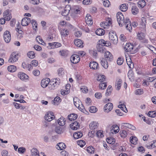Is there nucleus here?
I'll list each match as a JSON object with an SVG mask.
<instances>
[{
	"label": "nucleus",
	"instance_id": "603ef678",
	"mask_svg": "<svg viewBox=\"0 0 156 156\" xmlns=\"http://www.w3.org/2000/svg\"><path fill=\"white\" fill-rule=\"evenodd\" d=\"M98 44L103 45V46H109L108 44V45H107V43L105 42V40L103 39H101L99 41Z\"/></svg>",
	"mask_w": 156,
	"mask_h": 156
},
{
	"label": "nucleus",
	"instance_id": "c03bdc74",
	"mask_svg": "<svg viewBox=\"0 0 156 156\" xmlns=\"http://www.w3.org/2000/svg\"><path fill=\"white\" fill-rule=\"evenodd\" d=\"M36 39L37 42L43 45L45 44V43L44 42L42 38H41L40 36H37L36 37Z\"/></svg>",
	"mask_w": 156,
	"mask_h": 156
},
{
	"label": "nucleus",
	"instance_id": "a211bd4d",
	"mask_svg": "<svg viewBox=\"0 0 156 156\" xmlns=\"http://www.w3.org/2000/svg\"><path fill=\"white\" fill-rule=\"evenodd\" d=\"M74 43L76 46L78 47L83 48V41L79 39H75Z\"/></svg>",
	"mask_w": 156,
	"mask_h": 156
},
{
	"label": "nucleus",
	"instance_id": "4468645a",
	"mask_svg": "<svg viewBox=\"0 0 156 156\" xmlns=\"http://www.w3.org/2000/svg\"><path fill=\"white\" fill-rule=\"evenodd\" d=\"M50 79L48 78H46L45 79H43L41 82V86L43 88H45L47 86H48Z\"/></svg>",
	"mask_w": 156,
	"mask_h": 156
},
{
	"label": "nucleus",
	"instance_id": "20e7f679",
	"mask_svg": "<svg viewBox=\"0 0 156 156\" xmlns=\"http://www.w3.org/2000/svg\"><path fill=\"white\" fill-rule=\"evenodd\" d=\"M105 52L104 59L109 62H112L113 59L112 54L108 51H105Z\"/></svg>",
	"mask_w": 156,
	"mask_h": 156
},
{
	"label": "nucleus",
	"instance_id": "0eeeda50",
	"mask_svg": "<svg viewBox=\"0 0 156 156\" xmlns=\"http://www.w3.org/2000/svg\"><path fill=\"white\" fill-rule=\"evenodd\" d=\"M53 113L51 112H48L44 116V119L45 120L48 121L50 122L53 120L54 116L53 115Z\"/></svg>",
	"mask_w": 156,
	"mask_h": 156
},
{
	"label": "nucleus",
	"instance_id": "b1692460",
	"mask_svg": "<svg viewBox=\"0 0 156 156\" xmlns=\"http://www.w3.org/2000/svg\"><path fill=\"white\" fill-rule=\"evenodd\" d=\"M124 48L126 51L130 52L133 50V46L130 43L126 44Z\"/></svg>",
	"mask_w": 156,
	"mask_h": 156
},
{
	"label": "nucleus",
	"instance_id": "412c9836",
	"mask_svg": "<svg viewBox=\"0 0 156 156\" xmlns=\"http://www.w3.org/2000/svg\"><path fill=\"white\" fill-rule=\"evenodd\" d=\"M110 130L112 133L114 132L115 134H116L119 132V128L117 125H114L111 126Z\"/></svg>",
	"mask_w": 156,
	"mask_h": 156
},
{
	"label": "nucleus",
	"instance_id": "f704fd0d",
	"mask_svg": "<svg viewBox=\"0 0 156 156\" xmlns=\"http://www.w3.org/2000/svg\"><path fill=\"white\" fill-rule=\"evenodd\" d=\"M68 119L71 121H72L73 120H76L77 117V116L76 114L73 113L70 115H68Z\"/></svg>",
	"mask_w": 156,
	"mask_h": 156
},
{
	"label": "nucleus",
	"instance_id": "79ce46f5",
	"mask_svg": "<svg viewBox=\"0 0 156 156\" xmlns=\"http://www.w3.org/2000/svg\"><path fill=\"white\" fill-rule=\"evenodd\" d=\"M54 82V81H50L49 83L48 86V87L50 90H52L55 89V86L53 83Z\"/></svg>",
	"mask_w": 156,
	"mask_h": 156
},
{
	"label": "nucleus",
	"instance_id": "a878e982",
	"mask_svg": "<svg viewBox=\"0 0 156 156\" xmlns=\"http://www.w3.org/2000/svg\"><path fill=\"white\" fill-rule=\"evenodd\" d=\"M98 125V124L97 122H92L89 125L90 128L91 129L93 130L97 128Z\"/></svg>",
	"mask_w": 156,
	"mask_h": 156
},
{
	"label": "nucleus",
	"instance_id": "9b49d317",
	"mask_svg": "<svg viewBox=\"0 0 156 156\" xmlns=\"http://www.w3.org/2000/svg\"><path fill=\"white\" fill-rule=\"evenodd\" d=\"M80 58L79 55H73L71 58V61L74 64L77 63L80 61Z\"/></svg>",
	"mask_w": 156,
	"mask_h": 156
},
{
	"label": "nucleus",
	"instance_id": "c85d7f7f",
	"mask_svg": "<svg viewBox=\"0 0 156 156\" xmlns=\"http://www.w3.org/2000/svg\"><path fill=\"white\" fill-rule=\"evenodd\" d=\"M97 48L98 51L101 53H104L106 49L103 45L97 44Z\"/></svg>",
	"mask_w": 156,
	"mask_h": 156
},
{
	"label": "nucleus",
	"instance_id": "0e129e2a",
	"mask_svg": "<svg viewBox=\"0 0 156 156\" xmlns=\"http://www.w3.org/2000/svg\"><path fill=\"white\" fill-rule=\"evenodd\" d=\"M135 94L136 95H140L143 94V90L142 89H137L135 91Z\"/></svg>",
	"mask_w": 156,
	"mask_h": 156
},
{
	"label": "nucleus",
	"instance_id": "ddd939ff",
	"mask_svg": "<svg viewBox=\"0 0 156 156\" xmlns=\"http://www.w3.org/2000/svg\"><path fill=\"white\" fill-rule=\"evenodd\" d=\"M30 22L31 20L30 18L27 17H25L22 20L21 23L23 26H27Z\"/></svg>",
	"mask_w": 156,
	"mask_h": 156
},
{
	"label": "nucleus",
	"instance_id": "c756f323",
	"mask_svg": "<svg viewBox=\"0 0 156 156\" xmlns=\"http://www.w3.org/2000/svg\"><path fill=\"white\" fill-rule=\"evenodd\" d=\"M66 120L63 117H61L58 120V122L61 126H63L65 124Z\"/></svg>",
	"mask_w": 156,
	"mask_h": 156
},
{
	"label": "nucleus",
	"instance_id": "13d9d810",
	"mask_svg": "<svg viewBox=\"0 0 156 156\" xmlns=\"http://www.w3.org/2000/svg\"><path fill=\"white\" fill-rule=\"evenodd\" d=\"M26 150L25 147H21L18 149V151L19 153L23 154L25 152Z\"/></svg>",
	"mask_w": 156,
	"mask_h": 156
},
{
	"label": "nucleus",
	"instance_id": "338daca9",
	"mask_svg": "<svg viewBox=\"0 0 156 156\" xmlns=\"http://www.w3.org/2000/svg\"><path fill=\"white\" fill-rule=\"evenodd\" d=\"M81 91L83 93H87L88 92V89H87V87H85L83 86L80 88Z\"/></svg>",
	"mask_w": 156,
	"mask_h": 156
},
{
	"label": "nucleus",
	"instance_id": "09e8293b",
	"mask_svg": "<svg viewBox=\"0 0 156 156\" xmlns=\"http://www.w3.org/2000/svg\"><path fill=\"white\" fill-rule=\"evenodd\" d=\"M148 116L154 118L156 116V111H149L148 114Z\"/></svg>",
	"mask_w": 156,
	"mask_h": 156
},
{
	"label": "nucleus",
	"instance_id": "58836bf2",
	"mask_svg": "<svg viewBox=\"0 0 156 156\" xmlns=\"http://www.w3.org/2000/svg\"><path fill=\"white\" fill-rule=\"evenodd\" d=\"M16 67L13 65H10L8 67V70L9 71L11 72H15L16 70Z\"/></svg>",
	"mask_w": 156,
	"mask_h": 156
},
{
	"label": "nucleus",
	"instance_id": "f8f14e48",
	"mask_svg": "<svg viewBox=\"0 0 156 156\" xmlns=\"http://www.w3.org/2000/svg\"><path fill=\"white\" fill-rule=\"evenodd\" d=\"M113 108L112 104L111 103H108L105 105L104 109L106 112L108 113Z\"/></svg>",
	"mask_w": 156,
	"mask_h": 156
},
{
	"label": "nucleus",
	"instance_id": "7c9ffc66",
	"mask_svg": "<svg viewBox=\"0 0 156 156\" xmlns=\"http://www.w3.org/2000/svg\"><path fill=\"white\" fill-rule=\"evenodd\" d=\"M86 22L87 24L91 25L93 24V21L91 20V16L89 14H87L86 16Z\"/></svg>",
	"mask_w": 156,
	"mask_h": 156
},
{
	"label": "nucleus",
	"instance_id": "a19ab883",
	"mask_svg": "<svg viewBox=\"0 0 156 156\" xmlns=\"http://www.w3.org/2000/svg\"><path fill=\"white\" fill-rule=\"evenodd\" d=\"M83 136L82 133L81 132L75 133L73 134V137L76 139H77Z\"/></svg>",
	"mask_w": 156,
	"mask_h": 156
},
{
	"label": "nucleus",
	"instance_id": "f257e3e1",
	"mask_svg": "<svg viewBox=\"0 0 156 156\" xmlns=\"http://www.w3.org/2000/svg\"><path fill=\"white\" fill-rule=\"evenodd\" d=\"M117 21L119 26L122 27L125 25L127 30L130 32L132 30V27L131 24V21L128 18L124 19V16L121 12H118L116 15Z\"/></svg>",
	"mask_w": 156,
	"mask_h": 156
},
{
	"label": "nucleus",
	"instance_id": "a18cd8bd",
	"mask_svg": "<svg viewBox=\"0 0 156 156\" xmlns=\"http://www.w3.org/2000/svg\"><path fill=\"white\" fill-rule=\"evenodd\" d=\"M128 7L126 4H122L120 7V10L122 12H125L127 10Z\"/></svg>",
	"mask_w": 156,
	"mask_h": 156
},
{
	"label": "nucleus",
	"instance_id": "e433bc0d",
	"mask_svg": "<svg viewBox=\"0 0 156 156\" xmlns=\"http://www.w3.org/2000/svg\"><path fill=\"white\" fill-rule=\"evenodd\" d=\"M62 37H65L69 34V32L67 29H62L61 31Z\"/></svg>",
	"mask_w": 156,
	"mask_h": 156
},
{
	"label": "nucleus",
	"instance_id": "37998d69",
	"mask_svg": "<svg viewBox=\"0 0 156 156\" xmlns=\"http://www.w3.org/2000/svg\"><path fill=\"white\" fill-rule=\"evenodd\" d=\"M55 131L58 134H60L63 133V129L60 126H57L55 127Z\"/></svg>",
	"mask_w": 156,
	"mask_h": 156
},
{
	"label": "nucleus",
	"instance_id": "2eb2a0df",
	"mask_svg": "<svg viewBox=\"0 0 156 156\" xmlns=\"http://www.w3.org/2000/svg\"><path fill=\"white\" fill-rule=\"evenodd\" d=\"M70 9V5H66L64 11L62 12V15L63 16H67L69 14Z\"/></svg>",
	"mask_w": 156,
	"mask_h": 156
},
{
	"label": "nucleus",
	"instance_id": "680f3d73",
	"mask_svg": "<svg viewBox=\"0 0 156 156\" xmlns=\"http://www.w3.org/2000/svg\"><path fill=\"white\" fill-rule=\"evenodd\" d=\"M107 87V84L106 83H101L99 84L100 88L101 89L104 90Z\"/></svg>",
	"mask_w": 156,
	"mask_h": 156
},
{
	"label": "nucleus",
	"instance_id": "bb28decb",
	"mask_svg": "<svg viewBox=\"0 0 156 156\" xmlns=\"http://www.w3.org/2000/svg\"><path fill=\"white\" fill-rule=\"evenodd\" d=\"M66 147V145L64 143L61 142L56 145V148L58 150H61L65 149Z\"/></svg>",
	"mask_w": 156,
	"mask_h": 156
},
{
	"label": "nucleus",
	"instance_id": "39448f33",
	"mask_svg": "<svg viewBox=\"0 0 156 156\" xmlns=\"http://www.w3.org/2000/svg\"><path fill=\"white\" fill-rule=\"evenodd\" d=\"M4 40L6 43H9L11 40V34L10 32L7 30L5 31L3 34Z\"/></svg>",
	"mask_w": 156,
	"mask_h": 156
},
{
	"label": "nucleus",
	"instance_id": "72a5a7b5",
	"mask_svg": "<svg viewBox=\"0 0 156 156\" xmlns=\"http://www.w3.org/2000/svg\"><path fill=\"white\" fill-rule=\"evenodd\" d=\"M131 12L132 14L134 15L137 14L138 13L139 10L137 6L135 5L132 6Z\"/></svg>",
	"mask_w": 156,
	"mask_h": 156
},
{
	"label": "nucleus",
	"instance_id": "de8ad7c7",
	"mask_svg": "<svg viewBox=\"0 0 156 156\" xmlns=\"http://www.w3.org/2000/svg\"><path fill=\"white\" fill-rule=\"evenodd\" d=\"M137 138L135 136H133L132 138L130 137V141L133 144H136L137 143Z\"/></svg>",
	"mask_w": 156,
	"mask_h": 156
},
{
	"label": "nucleus",
	"instance_id": "6e6552de",
	"mask_svg": "<svg viewBox=\"0 0 156 156\" xmlns=\"http://www.w3.org/2000/svg\"><path fill=\"white\" fill-rule=\"evenodd\" d=\"M18 59V55L16 53L13 52L10 55L9 59V62H15Z\"/></svg>",
	"mask_w": 156,
	"mask_h": 156
},
{
	"label": "nucleus",
	"instance_id": "4d7b16f0",
	"mask_svg": "<svg viewBox=\"0 0 156 156\" xmlns=\"http://www.w3.org/2000/svg\"><path fill=\"white\" fill-rule=\"evenodd\" d=\"M58 72L59 76H61L64 74V71L62 68H59L58 70Z\"/></svg>",
	"mask_w": 156,
	"mask_h": 156
},
{
	"label": "nucleus",
	"instance_id": "ea45409f",
	"mask_svg": "<svg viewBox=\"0 0 156 156\" xmlns=\"http://www.w3.org/2000/svg\"><path fill=\"white\" fill-rule=\"evenodd\" d=\"M60 101V98L58 97H56L52 101V104L54 105H58Z\"/></svg>",
	"mask_w": 156,
	"mask_h": 156
},
{
	"label": "nucleus",
	"instance_id": "1a4fd4ad",
	"mask_svg": "<svg viewBox=\"0 0 156 156\" xmlns=\"http://www.w3.org/2000/svg\"><path fill=\"white\" fill-rule=\"evenodd\" d=\"M145 34L142 32H139L137 35V39L140 40L142 41V42H143L147 43V40L145 39Z\"/></svg>",
	"mask_w": 156,
	"mask_h": 156
},
{
	"label": "nucleus",
	"instance_id": "6e6d98bb",
	"mask_svg": "<svg viewBox=\"0 0 156 156\" xmlns=\"http://www.w3.org/2000/svg\"><path fill=\"white\" fill-rule=\"evenodd\" d=\"M124 61L123 59L122 58H119L117 60V62L118 65H121L122 64Z\"/></svg>",
	"mask_w": 156,
	"mask_h": 156
},
{
	"label": "nucleus",
	"instance_id": "864d4df0",
	"mask_svg": "<svg viewBox=\"0 0 156 156\" xmlns=\"http://www.w3.org/2000/svg\"><path fill=\"white\" fill-rule=\"evenodd\" d=\"M30 23L32 25L33 27L36 30V28H37V24L36 20H31Z\"/></svg>",
	"mask_w": 156,
	"mask_h": 156
},
{
	"label": "nucleus",
	"instance_id": "aec40b11",
	"mask_svg": "<svg viewBox=\"0 0 156 156\" xmlns=\"http://www.w3.org/2000/svg\"><path fill=\"white\" fill-rule=\"evenodd\" d=\"M70 86L69 84L66 85L65 87V90H61V94L62 95H65L68 94L69 92Z\"/></svg>",
	"mask_w": 156,
	"mask_h": 156
},
{
	"label": "nucleus",
	"instance_id": "9d476101",
	"mask_svg": "<svg viewBox=\"0 0 156 156\" xmlns=\"http://www.w3.org/2000/svg\"><path fill=\"white\" fill-rule=\"evenodd\" d=\"M48 46H47L50 49H54L61 47L62 45L61 44L56 42L49 43L48 44Z\"/></svg>",
	"mask_w": 156,
	"mask_h": 156
},
{
	"label": "nucleus",
	"instance_id": "7ed1b4c3",
	"mask_svg": "<svg viewBox=\"0 0 156 156\" xmlns=\"http://www.w3.org/2000/svg\"><path fill=\"white\" fill-rule=\"evenodd\" d=\"M73 102L75 106L77 108H78L81 111L84 112L85 109L84 107L81 104L80 105V103L79 99L76 97H75L73 98Z\"/></svg>",
	"mask_w": 156,
	"mask_h": 156
},
{
	"label": "nucleus",
	"instance_id": "69168bd1",
	"mask_svg": "<svg viewBox=\"0 0 156 156\" xmlns=\"http://www.w3.org/2000/svg\"><path fill=\"white\" fill-rule=\"evenodd\" d=\"M31 64L32 66H36L38 65V62L37 60H34L31 62Z\"/></svg>",
	"mask_w": 156,
	"mask_h": 156
},
{
	"label": "nucleus",
	"instance_id": "5701e85b",
	"mask_svg": "<svg viewBox=\"0 0 156 156\" xmlns=\"http://www.w3.org/2000/svg\"><path fill=\"white\" fill-rule=\"evenodd\" d=\"M89 66L91 69H97L98 67V64L97 62H91L89 64Z\"/></svg>",
	"mask_w": 156,
	"mask_h": 156
},
{
	"label": "nucleus",
	"instance_id": "f3484780",
	"mask_svg": "<svg viewBox=\"0 0 156 156\" xmlns=\"http://www.w3.org/2000/svg\"><path fill=\"white\" fill-rule=\"evenodd\" d=\"M18 76L21 80L23 81H25L28 80V76L24 73H20L18 74Z\"/></svg>",
	"mask_w": 156,
	"mask_h": 156
},
{
	"label": "nucleus",
	"instance_id": "49530a36",
	"mask_svg": "<svg viewBox=\"0 0 156 156\" xmlns=\"http://www.w3.org/2000/svg\"><path fill=\"white\" fill-rule=\"evenodd\" d=\"M105 76L103 75H99L97 78L98 81H100L101 82H102L105 81Z\"/></svg>",
	"mask_w": 156,
	"mask_h": 156
},
{
	"label": "nucleus",
	"instance_id": "c9c22d12",
	"mask_svg": "<svg viewBox=\"0 0 156 156\" xmlns=\"http://www.w3.org/2000/svg\"><path fill=\"white\" fill-rule=\"evenodd\" d=\"M101 64L102 66L105 69H107L108 67V63L107 60L103 59L101 61Z\"/></svg>",
	"mask_w": 156,
	"mask_h": 156
},
{
	"label": "nucleus",
	"instance_id": "e2e57ef3",
	"mask_svg": "<svg viewBox=\"0 0 156 156\" xmlns=\"http://www.w3.org/2000/svg\"><path fill=\"white\" fill-rule=\"evenodd\" d=\"M77 144L81 147H83L85 145V143L83 140H81L77 142Z\"/></svg>",
	"mask_w": 156,
	"mask_h": 156
},
{
	"label": "nucleus",
	"instance_id": "cd10ccee",
	"mask_svg": "<svg viewBox=\"0 0 156 156\" xmlns=\"http://www.w3.org/2000/svg\"><path fill=\"white\" fill-rule=\"evenodd\" d=\"M80 13V10L78 9H74L71 13V16L73 18H75L78 16V14Z\"/></svg>",
	"mask_w": 156,
	"mask_h": 156
},
{
	"label": "nucleus",
	"instance_id": "3c124183",
	"mask_svg": "<svg viewBox=\"0 0 156 156\" xmlns=\"http://www.w3.org/2000/svg\"><path fill=\"white\" fill-rule=\"evenodd\" d=\"M28 57L31 58H33L35 57V53L33 51H29L27 54Z\"/></svg>",
	"mask_w": 156,
	"mask_h": 156
},
{
	"label": "nucleus",
	"instance_id": "6ab92c4d",
	"mask_svg": "<svg viewBox=\"0 0 156 156\" xmlns=\"http://www.w3.org/2000/svg\"><path fill=\"white\" fill-rule=\"evenodd\" d=\"M3 16L5 19L6 21L9 20L11 18V14L8 10H6L4 12Z\"/></svg>",
	"mask_w": 156,
	"mask_h": 156
},
{
	"label": "nucleus",
	"instance_id": "2f4dec72",
	"mask_svg": "<svg viewBox=\"0 0 156 156\" xmlns=\"http://www.w3.org/2000/svg\"><path fill=\"white\" fill-rule=\"evenodd\" d=\"M128 76L131 81H133L134 80V75L132 70H130L128 73Z\"/></svg>",
	"mask_w": 156,
	"mask_h": 156
},
{
	"label": "nucleus",
	"instance_id": "423d86ee",
	"mask_svg": "<svg viewBox=\"0 0 156 156\" xmlns=\"http://www.w3.org/2000/svg\"><path fill=\"white\" fill-rule=\"evenodd\" d=\"M112 24V21L111 19L108 18V20L106 21L100 23V26L103 28L106 29L108 28V26H109Z\"/></svg>",
	"mask_w": 156,
	"mask_h": 156
},
{
	"label": "nucleus",
	"instance_id": "4c0bfd02",
	"mask_svg": "<svg viewBox=\"0 0 156 156\" xmlns=\"http://www.w3.org/2000/svg\"><path fill=\"white\" fill-rule=\"evenodd\" d=\"M104 30L101 28H98L96 31V34L97 35L99 36L103 35L105 33Z\"/></svg>",
	"mask_w": 156,
	"mask_h": 156
},
{
	"label": "nucleus",
	"instance_id": "bf43d9fd",
	"mask_svg": "<svg viewBox=\"0 0 156 156\" xmlns=\"http://www.w3.org/2000/svg\"><path fill=\"white\" fill-rule=\"evenodd\" d=\"M138 4L140 7H144L146 5V2L144 0H141L138 3Z\"/></svg>",
	"mask_w": 156,
	"mask_h": 156
},
{
	"label": "nucleus",
	"instance_id": "dca6fc26",
	"mask_svg": "<svg viewBox=\"0 0 156 156\" xmlns=\"http://www.w3.org/2000/svg\"><path fill=\"white\" fill-rule=\"evenodd\" d=\"M127 131V128L121 129L119 134L121 137L124 138L127 136L128 135Z\"/></svg>",
	"mask_w": 156,
	"mask_h": 156
},
{
	"label": "nucleus",
	"instance_id": "4be33fe9",
	"mask_svg": "<svg viewBox=\"0 0 156 156\" xmlns=\"http://www.w3.org/2000/svg\"><path fill=\"white\" fill-rule=\"evenodd\" d=\"M122 80L121 79H119L117 80L115 83V88L117 90H119L121 88L122 83Z\"/></svg>",
	"mask_w": 156,
	"mask_h": 156
},
{
	"label": "nucleus",
	"instance_id": "473e14b6",
	"mask_svg": "<svg viewBox=\"0 0 156 156\" xmlns=\"http://www.w3.org/2000/svg\"><path fill=\"white\" fill-rule=\"evenodd\" d=\"M31 156H39V152L35 148H33L31 151Z\"/></svg>",
	"mask_w": 156,
	"mask_h": 156
},
{
	"label": "nucleus",
	"instance_id": "052dcab7",
	"mask_svg": "<svg viewBox=\"0 0 156 156\" xmlns=\"http://www.w3.org/2000/svg\"><path fill=\"white\" fill-rule=\"evenodd\" d=\"M94 149L92 146L89 147H87V151L90 153H94Z\"/></svg>",
	"mask_w": 156,
	"mask_h": 156
},
{
	"label": "nucleus",
	"instance_id": "393cba45",
	"mask_svg": "<svg viewBox=\"0 0 156 156\" xmlns=\"http://www.w3.org/2000/svg\"><path fill=\"white\" fill-rule=\"evenodd\" d=\"M70 126L71 129L76 130L79 128L80 125L78 122L75 121L73 122L72 124H71Z\"/></svg>",
	"mask_w": 156,
	"mask_h": 156
},
{
	"label": "nucleus",
	"instance_id": "8fccbe9b",
	"mask_svg": "<svg viewBox=\"0 0 156 156\" xmlns=\"http://www.w3.org/2000/svg\"><path fill=\"white\" fill-rule=\"evenodd\" d=\"M126 61L127 63V64L129 67L132 68L133 67V66L132 65V61L130 58H126Z\"/></svg>",
	"mask_w": 156,
	"mask_h": 156
},
{
	"label": "nucleus",
	"instance_id": "5fc2aeb1",
	"mask_svg": "<svg viewBox=\"0 0 156 156\" xmlns=\"http://www.w3.org/2000/svg\"><path fill=\"white\" fill-rule=\"evenodd\" d=\"M90 112L91 113H95L97 111V108L94 106H91L90 107Z\"/></svg>",
	"mask_w": 156,
	"mask_h": 156
},
{
	"label": "nucleus",
	"instance_id": "774afa93",
	"mask_svg": "<svg viewBox=\"0 0 156 156\" xmlns=\"http://www.w3.org/2000/svg\"><path fill=\"white\" fill-rule=\"evenodd\" d=\"M110 2L109 1L106 0L105 1L103 2V4L104 6L105 7H108L110 5Z\"/></svg>",
	"mask_w": 156,
	"mask_h": 156
},
{
	"label": "nucleus",
	"instance_id": "f03ea898",
	"mask_svg": "<svg viewBox=\"0 0 156 156\" xmlns=\"http://www.w3.org/2000/svg\"><path fill=\"white\" fill-rule=\"evenodd\" d=\"M109 38L112 43L116 44L118 42V37L116 33L113 30L111 31L109 34Z\"/></svg>",
	"mask_w": 156,
	"mask_h": 156
}]
</instances>
